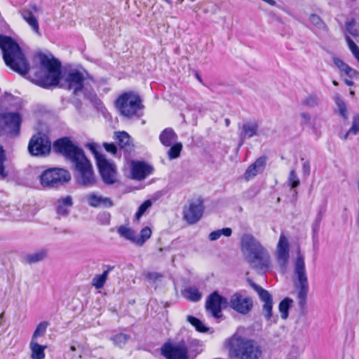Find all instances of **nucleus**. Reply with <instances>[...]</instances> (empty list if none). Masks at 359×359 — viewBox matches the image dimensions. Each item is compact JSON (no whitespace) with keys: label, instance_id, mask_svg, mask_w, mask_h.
I'll list each match as a JSON object with an SVG mask.
<instances>
[{"label":"nucleus","instance_id":"obj_1","mask_svg":"<svg viewBox=\"0 0 359 359\" xmlns=\"http://www.w3.org/2000/svg\"><path fill=\"white\" fill-rule=\"evenodd\" d=\"M53 151L60 153L70 160L78 172L77 181L83 186H93L95 177L92 165L86 157L83 151L78 147L68 137L56 140L53 145Z\"/></svg>","mask_w":359,"mask_h":359},{"label":"nucleus","instance_id":"obj_2","mask_svg":"<svg viewBox=\"0 0 359 359\" xmlns=\"http://www.w3.org/2000/svg\"><path fill=\"white\" fill-rule=\"evenodd\" d=\"M0 48L6 65L21 75L28 73L29 67L19 45L11 37L0 35Z\"/></svg>","mask_w":359,"mask_h":359},{"label":"nucleus","instance_id":"obj_3","mask_svg":"<svg viewBox=\"0 0 359 359\" xmlns=\"http://www.w3.org/2000/svg\"><path fill=\"white\" fill-rule=\"evenodd\" d=\"M231 357L239 359H259L262 355L260 346L254 341L233 335L226 343Z\"/></svg>","mask_w":359,"mask_h":359},{"label":"nucleus","instance_id":"obj_4","mask_svg":"<svg viewBox=\"0 0 359 359\" xmlns=\"http://www.w3.org/2000/svg\"><path fill=\"white\" fill-rule=\"evenodd\" d=\"M39 59L40 64L46 70V73L44 75H41V73L36 74L37 84L46 88L57 86L61 77L60 62L43 53L39 55Z\"/></svg>","mask_w":359,"mask_h":359},{"label":"nucleus","instance_id":"obj_5","mask_svg":"<svg viewBox=\"0 0 359 359\" xmlns=\"http://www.w3.org/2000/svg\"><path fill=\"white\" fill-rule=\"evenodd\" d=\"M294 273L296 274L298 280V304L301 310V313L302 314H305L309 284L306 273L304 258L301 254L299 250L297 252V257L294 263Z\"/></svg>","mask_w":359,"mask_h":359},{"label":"nucleus","instance_id":"obj_6","mask_svg":"<svg viewBox=\"0 0 359 359\" xmlns=\"http://www.w3.org/2000/svg\"><path fill=\"white\" fill-rule=\"evenodd\" d=\"M89 78L93 79L87 72H82L77 69H73L68 72L65 78V83L67 89L72 90L74 95H76L79 93L83 90L84 97L91 102H96L97 95L93 90H88L84 88L85 81Z\"/></svg>","mask_w":359,"mask_h":359},{"label":"nucleus","instance_id":"obj_7","mask_svg":"<svg viewBox=\"0 0 359 359\" xmlns=\"http://www.w3.org/2000/svg\"><path fill=\"white\" fill-rule=\"evenodd\" d=\"M116 106L121 114L126 117L137 115L138 111L144 107L139 95L133 92H128L121 95L116 100Z\"/></svg>","mask_w":359,"mask_h":359},{"label":"nucleus","instance_id":"obj_8","mask_svg":"<svg viewBox=\"0 0 359 359\" xmlns=\"http://www.w3.org/2000/svg\"><path fill=\"white\" fill-rule=\"evenodd\" d=\"M71 179L69 172L62 168H50L45 170L40 176L41 184L44 187H55L69 182Z\"/></svg>","mask_w":359,"mask_h":359},{"label":"nucleus","instance_id":"obj_9","mask_svg":"<svg viewBox=\"0 0 359 359\" xmlns=\"http://www.w3.org/2000/svg\"><path fill=\"white\" fill-rule=\"evenodd\" d=\"M250 286L257 292L260 300L262 301V313L267 322L276 323L278 316L273 315V298L271 294L259 285H257L252 280H248Z\"/></svg>","mask_w":359,"mask_h":359},{"label":"nucleus","instance_id":"obj_10","mask_svg":"<svg viewBox=\"0 0 359 359\" xmlns=\"http://www.w3.org/2000/svg\"><path fill=\"white\" fill-rule=\"evenodd\" d=\"M117 233L121 238L130 241L137 246H142L151 237V229L148 226H145L142 229L140 233L137 235L133 229L127 226L121 225L118 227Z\"/></svg>","mask_w":359,"mask_h":359},{"label":"nucleus","instance_id":"obj_11","mask_svg":"<svg viewBox=\"0 0 359 359\" xmlns=\"http://www.w3.org/2000/svg\"><path fill=\"white\" fill-rule=\"evenodd\" d=\"M51 149V142L49 137L41 133L34 135L28 144V151L32 156H46Z\"/></svg>","mask_w":359,"mask_h":359},{"label":"nucleus","instance_id":"obj_12","mask_svg":"<svg viewBox=\"0 0 359 359\" xmlns=\"http://www.w3.org/2000/svg\"><path fill=\"white\" fill-rule=\"evenodd\" d=\"M245 259L250 267L259 273L265 272L271 265L269 253L264 247Z\"/></svg>","mask_w":359,"mask_h":359},{"label":"nucleus","instance_id":"obj_13","mask_svg":"<svg viewBox=\"0 0 359 359\" xmlns=\"http://www.w3.org/2000/svg\"><path fill=\"white\" fill-rule=\"evenodd\" d=\"M229 306V301L226 298L219 294L215 291L210 294L205 302V309L211 313L215 318L222 317V309Z\"/></svg>","mask_w":359,"mask_h":359},{"label":"nucleus","instance_id":"obj_14","mask_svg":"<svg viewBox=\"0 0 359 359\" xmlns=\"http://www.w3.org/2000/svg\"><path fill=\"white\" fill-rule=\"evenodd\" d=\"M22 118L16 112L0 114V126L8 133L18 135L20 131Z\"/></svg>","mask_w":359,"mask_h":359},{"label":"nucleus","instance_id":"obj_15","mask_svg":"<svg viewBox=\"0 0 359 359\" xmlns=\"http://www.w3.org/2000/svg\"><path fill=\"white\" fill-rule=\"evenodd\" d=\"M97 165L105 184L111 185L117 182L116 169L114 163L109 162L105 157H97Z\"/></svg>","mask_w":359,"mask_h":359},{"label":"nucleus","instance_id":"obj_16","mask_svg":"<svg viewBox=\"0 0 359 359\" xmlns=\"http://www.w3.org/2000/svg\"><path fill=\"white\" fill-rule=\"evenodd\" d=\"M229 306L241 314H248L252 309V299L236 292L232 294L229 301Z\"/></svg>","mask_w":359,"mask_h":359},{"label":"nucleus","instance_id":"obj_17","mask_svg":"<svg viewBox=\"0 0 359 359\" xmlns=\"http://www.w3.org/2000/svg\"><path fill=\"white\" fill-rule=\"evenodd\" d=\"M161 354L167 359H188V349L184 342L175 345L165 344L161 348Z\"/></svg>","mask_w":359,"mask_h":359},{"label":"nucleus","instance_id":"obj_18","mask_svg":"<svg viewBox=\"0 0 359 359\" xmlns=\"http://www.w3.org/2000/svg\"><path fill=\"white\" fill-rule=\"evenodd\" d=\"M240 245L245 258L264 248L260 242L249 233H243L241 236Z\"/></svg>","mask_w":359,"mask_h":359},{"label":"nucleus","instance_id":"obj_19","mask_svg":"<svg viewBox=\"0 0 359 359\" xmlns=\"http://www.w3.org/2000/svg\"><path fill=\"white\" fill-rule=\"evenodd\" d=\"M153 172L154 168L146 162L140 161H132L130 162V177L133 180H144Z\"/></svg>","mask_w":359,"mask_h":359},{"label":"nucleus","instance_id":"obj_20","mask_svg":"<svg viewBox=\"0 0 359 359\" xmlns=\"http://www.w3.org/2000/svg\"><path fill=\"white\" fill-rule=\"evenodd\" d=\"M203 208L200 201L191 202L183 210V218L190 224L196 223L202 217Z\"/></svg>","mask_w":359,"mask_h":359},{"label":"nucleus","instance_id":"obj_21","mask_svg":"<svg viewBox=\"0 0 359 359\" xmlns=\"http://www.w3.org/2000/svg\"><path fill=\"white\" fill-rule=\"evenodd\" d=\"M86 201L89 206L95 208H109L114 205V202L110 198L103 196L97 192L87 194Z\"/></svg>","mask_w":359,"mask_h":359},{"label":"nucleus","instance_id":"obj_22","mask_svg":"<svg viewBox=\"0 0 359 359\" xmlns=\"http://www.w3.org/2000/svg\"><path fill=\"white\" fill-rule=\"evenodd\" d=\"M240 130V145H242L246 139L258 135L259 123L257 121H246L238 126Z\"/></svg>","mask_w":359,"mask_h":359},{"label":"nucleus","instance_id":"obj_23","mask_svg":"<svg viewBox=\"0 0 359 359\" xmlns=\"http://www.w3.org/2000/svg\"><path fill=\"white\" fill-rule=\"evenodd\" d=\"M289 259V243L284 234H281L277 247V259L281 268L285 269Z\"/></svg>","mask_w":359,"mask_h":359},{"label":"nucleus","instance_id":"obj_24","mask_svg":"<svg viewBox=\"0 0 359 359\" xmlns=\"http://www.w3.org/2000/svg\"><path fill=\"white\" fill-rule=\"evenodd\" d=\"M266 164V157L261 156L258 158L252 164H251L245 172V178L246 180L255 177L258 172L263 170Z\"/></svg>","mask_w":359,"mask_h":359},{"label":"nucleus","instance_id":"obj_25","mask_svg":"<svg viewBox=\"0 0 359 359\" xmlns=\"http://www.w3.org/2000/svg\"><path fill=\"white\" fill-rule=\"evenodd\" d=\"M106 269L104 270L102 274L95 275L91 285L96 289H101L104 287L106 280L108 278L109 271L114 269V266L107 265Z\"/></svg>","mask_w":359,"mask_h":359},{"label":"nucleus","instance_id":"obj_26","mask_svg":"<svg viewBox=\"0 0 359 359\" xmlns=\"http://www.w3.org/2000/svg\"><path fill=\"white\" fill-rule=\"evenodd\" d=\"M358 135H359V114L353 116L351 128L344 134L339 133V136L345 141L351 138V136Z\"/></svg>","mask_w":359,"mask_h":359},{"label":"nucleus","instance_id":"obj_27","mask_svg":"<svg viewBox=\"0 0 359 359\" xmlns=\"http://www.w3.org/2000/svg\"><path fill=\"white\" fill-rule=\"evenodd\" d=\"M29 348L31 351L32 359H44L45 358V349L46 346L40 345L37 341H31L29 344Z\"/></svg>","mask_w":359,"mask_h":359},{"label":"nucleus","instance_id":"obj_28","mask_svg":"<svg viewBox=\"0 0 359 359\" xmlns=\"http://www.w3.org/2000/svg\"><path fill=\"white\" fill-rule=\"evenodd\" d=\"M48 255V250L46 248L40 249L32 253L28 254L25 257V262L29 264H34L44 260Z\"/></svg>","mask_w":359,"mask_h":359},{"label":"nucleus","instance_id":"obj_29","mask_svg":"<svg viewBox=\"0 0 359 359\" xmlns=\"http://www.w3.org/2000/svg\"><path fill=\"white\" fill-rule=\"evenodd\" d=\"M72 198L67 196L65 198H60L57 203V212L60 215H67L69 209L72 206Z\"/></svg>","mask_w":359,"mask_h":359},{"label":"nucleus","instance_id":"obj_30","mask_svg":"<svg viewBox=\"0 0 359 359\" xmlns=\"http://www.w3.org/2000/svg\"><path fill=\"white\" fill-rule=\"evenodd\" d=\"M177 138V135L170 128H165L159 136L161 142L165 147L171 146L172 143L175 142Z\"/></svg>","mask_w":359,"mask_h":359},{"label":"nucleus","instance_id":"obj_31","mask_svg":"<svg viewBox=\"0 0 359 359\" xmlns=\"http://www.w3.org/2000/svg\"><path fill=\"white\" fill-rule=\"evenodd\" d=\"M334 102L337 106L335 112L338 114L344 120H347L348 118L347 107L346 103L340 97L339 94L335 95Z\"/></svg>","mask_w":359,"mask_h":359},{"label":"nucleus","instance_id":"obj_32","mask_svg":"<svg viewBox=\"0 0 359 359\" xmlns=\"http://www.w3.org/2000/svg\"><path fill=\"white\" fill-rule=\"evenodd\" d=\"M21 15L22 18L32 27V29L35 32L39 33V23L33 13L29 10L23 9L21 11Z\"/></svg>","mask_w":359,"mask_h":359},{"label":"nucleus","instance_id":"obj_33","mask_svg":"<svg viewBox=\"0 0 359 359\" xmlns=\"http://www.w3.org/2000/svg\"><path fill=\"white\" fill-rule=\"evenodd\" d=\"M183 296L187 299L194 302H198L202 297L201 293L196 287H186L183 291Z\"/></svg>","mask_w":359,"mask_h":359},{"label":"nucleus","instance_id":"obj_34","mask_svg":"<svg viewBox=\"0 0 359 359\" xmlns=\"http://www.w3.org/2000/svg\"><path fill=\"white\" fill-rule=\"evenodd\" d=\"M292 303L293 300L289 297H285L279 303L278 310L282 319L285 320L288 318L289 309L292 306Z\"/></svg>","mask_w":359,"mask_h":359},{"label":"nucleus","instance_id":"obj_35","mask_svg":"<svg viewBox=\"0 0 359 359\" xmlns=\"http://www.w3.org/2000/svg\"><path fill=\"white\" fill-rule=\"evenodd\" d=\"M116 140L121 148L126 151L130 149L131 138L126 132H118L116 133Z\"/></svg>","mask_w":359,"mask_h":359},{"label":"nucleus","instance_id":"obj_36","mask_svg":"<svg viewBox=\"0 0 359 359\" xmlns=\"http://www.w3.org/2000/svg\"><path fill=\"white\" fill-rule=\"evenodd\" d=\"M287 184L291 189H295L300 184V180L294 169H292L290 171L287 178ZM294 192L295 195L297 194L296 190H294Z\"/></svg>","mask_w":359,"mask_h":359},{"label":"nucleus","instance_id":"obj_37","mask_svg":"<svg viewBox=\"0 0 359 359\" xmlns=\"http://www.w3.org/2000/svg\"><path fill=\"white\" fill-rule=\"evenodd\" d=\"M187 320L190 324L195 327L198 332H206L208 330V327H207L201 320L196 317L188 316Z\"/></svg>","mask_w":359,"mask_h":359},{"label":"nucleus","instance_id":"obj_38","mask_svg":"<svg viewBox=\"0 0 359 359\" xmlns=\"http://www.w3.org/2000/svg\"><path fill=\"white\" fill-rule=\"evenodd\" d=\"M48 326V323L46 321L41 322L36 327L33 333L31 341H37V338L44 336L46 329Z\"/></svg>","mask_w":359,"mask_h":359},{"label":"nucleus","instance_id":"obj_39","mask_svg":"<svg viewBox=\"0 0 359 359\" xmlns=\"http://www.w3.org/2000/svg\"><path fill=\"white\" fill-rule=\"evenodd\" d=\"M182 149V144L180 142L174 144L168 151V156L170 159H175L180 156Z\"/></svg>","mask_w":359,"mask_h":359},{"label":"nucleus","instance_id":"obj_40","mask_svg":"<svg viewBox=\"0 0 359 359\" xmlns=\"http://www.w3.org/2000/svg\"><path fill=\"white\" fill-rule=\"evenodd\" d=\"M319 97L316 94H310L302 100V104L309 107H315L318 105Z\"/></svg>","mask_w":359,"mask_h":359},{"label":"nucleus","instance_id":"obj_41","mask_svg":"<svg viewBox=\"0 0 359 359\" xmlns=\"http://www.w3.org/2000/svg\"><path fill=\"white\" fill-rule=\"evenodd\" d=\"M130 339V336L120 333L117 334L111 338L114 344L119 347H122L123 345L126 344V342Z\"/></svg>","mask_w":359,"mask_h":359},{"label":"nucleus","instance_id":"obj_42","mask_svg":"<svg viewBox=\"0 0 359 359\" xmlns=\"http://www.w3.org/2000/svg\"><path fill=\"white\" fill-rule=\"evenodd\" d=\"M346 29L348 33L353 36L359 35V29L355 20H351V21L346 22Z\"/></svg>","mask_w":359,"mask_h":359},{"label":"nucleus","instance_id":"obj_43","mask_svg":"<svg viewBox=\"0 0 359 359\" xmlns=\"http://www.w3.org/2000/svg\"><path fill=\"white\" fill-rule=\"evenodd\" d=\"M346 40L347 42V44L348 46V48L354 57L357 59V60L359 62V48L358 46L354 43V41L348 36H346Z\"/></svg>","mask_w":359,"mask_h":359},{"label":"nucleus","instance_id":"obj_44","mask_svg":"<svg viewBox=\"0 0 359 359\" xmlns=\"http://www.w3.org/2000/svg\"><path fill=\"white\" fill-rule=\"evenodd\" d=\"M309 21L318 29H325V25L321 20V18L316 14H311L309 16Z\"/></svg>","mask_w":359,"mask_h":359},{"label":"nucleus","instance_id":"obj_45","mask_svg":"<svg viewBox=\"0 0 359 359\" xmlns=\"http://www.w3.org/2000/svg\"><path fill=\"white\" fill-rule=\"evenodd\" d=\"M152 203L150 200L144 201L140 207L136 212L135 217L137 220L140 219L145 211L151 206Z\"/></svg>","mask_w":359,"mask_h":359},{"label":"nucleus","instance_id":"obj_46","mask_svg":"<svg viewBox=\"0 0 359 359\" xmlns=\"http://www.w3.org/2000/svg\"><path fill=\"white\" fill-rule=\"evenodd\" d=\"M5 159H6V156H5L4 150L3 147L1 146H0V177L2 179H4L7 176V174L5 172V170H4V163Z\"/></svg>","mask_w":359,"mask_h":359},{"label":"nucleus","instance_id":"obj_47","mask_svg":"<svg viewBox=\"0 0 359 359\" xmlns=\"http://www.w3.org/2000/svg\"><path fill=\"white\" fill-rule=\"evenodd\" d=\"M87 147L94 154L97 163V157H104V155L99 153V151H98L99 146L97 144L90 143V144H87Z\"/></svg>","mask_w":359,"mask_h":359},{"label":"nucleus","instance_id":"obj_48","mask_svg":"<svg viewBox=\"0 0 359 359\" xmlns=\"http://www.w3.org/2000/svg\"><path fill=\"white\" fill-rule=\"evenodd\" d=\"M332 60L334 64L341 72H344L346 68L348 66L347 64L344 62L341 59L338 57H333Z\"/></svg>","mask_w":359,"mask_h":359},{"label":"nucleus","instance_id":"obj_49","mask_svg":"<svg viewBox=\"0 0 359 359\" xmlns=\"http://www.w3.org/2000/svg\"><path fill=\"white\" fill-rule=\"evenodd\" d=\"M344 73L348 76L349 78H357V76H359V73L356 72L355 69L351 68V67L348 66Z\"/></svg>","mask_w":359,"mask_h":359},{"label":"nucleus","instance_id":"obj_50","mask_svg":"<svg viewBox=\"0 0 359 359\" xmlns=\"http://www.w3.org/2000/svg\"><path fill=\"white\" fill-rule=\"evenodd\" d=\"M104 147L107 151L111 154H116L117 151L116 145L113 143H104Z\"/></svg>","mask_w":359,"mask_h":359},{"label":"nucleus","instance_id":"obj_51","mask_svg":"<svg viewBox=\"0 0 359 359\" xmlns=\"http://www.w3.org/2000/svg\"><path fill=\"white\" fill-rule=\"evenodd\" d=\"M300 116L302 118V125L307 124L309 123L310 119H311V116H310L309 114H308L306 112H303L300 114Z\"/></svg>","mask_w":359,"mask_h":359},{"label":"nucleus","instance_id":"obj_52","mask_svg":"<svg viewBox=\"0 0 359 359\" xmlns=\"http://www.w3.org/2000/svg\"><path fill=\"white\" fill-rule=\"evenodd\" d=\"M100 219H102V224H109L110 222V215L108 213H103L100 215Z\"/></svg>","mask_w":359,"mask_h":359},{"label":"nucleus","instance_id":"obj_53","mask_svg":"<svg viewBox=\"0 0 359 359\" xmlns=\"http://www.w3.org/2000/svg\"><path fill=\"white\" fill-rule=\"evenodd\" d=\"M218 231L220 232L219 234L224 235L226 237H229L232 233V230L231 228L226 227L223 228L222 229H218Z\"/></svg>","mask_w":359,"mask_h":359},{"label":"nucleus","instance_id":"obj_54","mask_svg":"<svg viewBox=\"0 0 359 359\" xmlns=\"http://www.w3.org/2000/svg\"><path fill=\"white\" fill-rule=\"evenodd\" d=\"M219 231L218 230H216V231H212L210 234H209V239L212 241H216L217 240L218 238H220L221 235L219 234Z\"/></svg>","mask_w":359,"mask_h":359},{"label":"nucleus","instance_id":"obj_55","mask_svg":"<svg viewBox=\"0 0 359 359\" xmlns=\"http://www.w3.org/2000/svg\"><path fill=\"white\" fill-rule=\"evenodd\" d=\"M146 276L147 278L153 280L154 281L158 280L159 278L162 277V276L158 273H147L146 274Z\"/></svg>","mask_w":359,"mask_h":359},{"label":"nucleus","instance_id":"obj_56","mask_svg":"<svg viewBox=\"0 0 359 359\" xmlns=\"http://www.w3.org/2000/svg\"><path fill=\"white\" fill-rule=\"evenodd\" d=\"M303 172L304 174L309 175L310 173V165L309 162H304L303 164Z\"/></svg>","mask_w":359,"mask_h":359},{"label":"nucleus","instance_id":"obj_57","mask_svg":"<svg viewBox=\"0 0 359 359\" xmlns=\"http://www.w3.org/2000/svg\"><path fill=\"white\" fill-rule=\"evenodd\" d=\"M263 1L267 3L268 4L271 6H275L276 4V2L274 0H262Z\"/></svg>","mask_w":359,"mask_h":359},{"label":"nucleus","instance_id":"obj_58","mask_svg":"<svg viewBox=\"0 0 359 359\" xmlns=\"http://www.w3.org/2000/svg\"><path fill=\"white\" fill-rule=\"evenodd\" d=\"M344 82H345V83H346L347 86H353V84H354L353 81H351V80H347V79H346V80L344 81Z\"/></svg>","mask_w":359,"mask_h":359},{"label":"nucleus","instance_id":"obj_59","mask_svg":"<svg viewBox=\"0 0 359 359\" xmlns=\"http://www.w3.org/2000/svg\"><path fill=\"white\" fill-rule=\"evenodd\" d=\"M225 124L226 126H229L230 124V120L229 118L225 119Z\"/></svg>","mask_w":359,"mask_h":359},{"label":"nucleus","instance_id":"obj_60","mask_svg":"<svg viewBox=\"0 0 359 359\" xmlns=\"http://www.w3.org/2000/svg\"><path fill=\"white\" fill-rule=\"evenodd\" d=\"M332 83L335 86H337L339 85V83L335 80L332 81Z\"/></svg>","mask_w":359,"mask_h":359},{"label":"nucleus","instance_id":"obj_61","mask_svg":"<svg viewBox=\"0 0 359 359\" xmlns=\"http://www.w3.org/2000/svg\"><path fill=\"white\" fill-rule=\"evenodd\" d=\"M166 3H168V4H171L172 2V0H164Z\"/></svg>","mask_w":359,"mask_h":359},{"label":"nucleus","instance_id":"obj_62","mask_svg":"<svg viewBox=\"0 0 359 359\" xmlns=\"http://www.w3.org/2000/svg\"><path fill=\"white\" fill-rule=\"evenodd\" d=\"M70 349H71L72 351H74L76 350V348H75V346H71V348H70Z\"/></svg>","mask_w":359,"mask_h":359},{"label":"nucleus","instance_id":"obj_63","mask_svg":"<svg viewBox=\"0 0 359 359\" xmlns=\"http://www.w3.org/2000/svg\"><path fill=\"white\" fill-rule=\"evenodd\" d=\"M350 94H351V95H353L355 94V93H354V91L351 90V91L350 92Z\"/></svg>","mask_w":359,"mask_h":359}]
</instances>
